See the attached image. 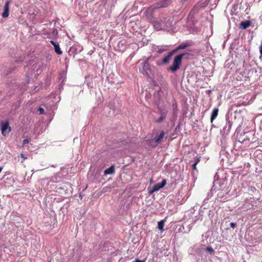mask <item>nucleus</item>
I'll return each mask as SVG.
<instances>
[{
  "label": "nucleus",
  "mask_w": 262,
  "mask_h": 262,
  "mask_svg": "<svg viewBox=\"0 0 262 262\" xmlns=\"http://www.w3.org/2000/svg\"><path fill=\"white\" fill-rule=\"evenodd\" d=\"M1 127L2 134L3 136H6L11 131V127L9 126L8 121H2L1 122Z\"/></svg>",
  "instance_id": "4"
},
{
  "label": "nucleus",
  "mask_w": 262,
  "mask_h": 262,
  "mask_svg": "<svg viewBox=\"0 0 262 262\" xmlns=\"http://www.w3.org/2000/svg\"><path fill=\"white\" fill-rule=\"evenodd\" d=\"M21 157L24 159L26 158V157H25L23 154L21 155Z\"/></svg>",
  "instance_id": "31"
},
{
  "label": "nucleus",
  "mask_w": 262,
  "mask_h": 262,
  "mask_svg": "<svg viewBox=\"0 0 262 262\" xmlns=\"http://www.w3.org/2000/svg\"><path fill=\"white\" fill-rule=\"evenodd\" d=\"M172 107H173V112H177V105L176 103H172Z\"/></svg>",
  "instance_id": "22"
},
{
  "label": "nucleus",
  "mask_w": 262,
  "mask_h": 262,
  "mask_svg": "<svg viewBox=\"0 0 262 262\" xmlns=\"http://www.w3.org/2000/svg\"><path fill=\"white\" fill-rule=\"evenodd\" d=\"M154 26L156 29H157L158 30L162 29L161 24L157 21L154 23Z\"/></svg>",
  "instance_id": "16"
},
{
  "label": "nucleus",
  "mask_w": 262,
  "mask_h": 262,
  "mask_svg": "<svg viewBox=\"0 0 262 262\" xmlns=\"http://www.w3.org/2000/svg\"><path fill=\"white\" fill-rule=\"evenodd\" d=\"M115 172V168L114 166H111L110 168L104 170V174H112Z\"/></svg>",
  "instance_id": "13"
},
{
  "label": "nucleus",
  "mask_w": 262,
  "mask_h": 262,
  "mask_svg": "<svg viewBox=\"0 0 262 262\" xmlns=\"http://www.w3.org/2000/svg\"><path fill=\"white\" fill-rule=\"evenodd\" d=\"M133 262H144V261L143 260H139V259H136L135 260V261H134Z\"/></svg>",
  "instance_id": "26"
},
{
  "label": "nucleus",
  "mask_w": 262,
  "mask_h": 262,
  "mask_svg": "<svg viewBox=\"0 0 262 262\" xmlns=\"http://www.w3.org/2000/svg\"><path fill=\"white\" fill-rule=\"evenodd\" d=\"M259 52H260V54L259 58H262V41H261V44L259 46Z\"/></svg>",
  "instance_id": "21"
},
{
  "label": "nucleus",
  "mask_w": 262,
  "mask_h": 262,
  "mask_svg": "<svg viewBox=\"0 0 262 262\" xmlns=\"http://www.w3.org/2000/svg\"><path fill=\"white\" fill-rule=\"evenodd\" d=\"M165 132L164 131H162L158 136L155 137L153 139L150 140L149 142L151 146L152 147H156L162 142V139L163 138Z\"/></svg>",
  "instance_id": "3"
},
{
  "label": "nucleus",
  "mask_w": 262,
  "mask_h": 262,
  "mask_svg": "<svg viewBox=\"0 0 262 262\" xmlns=\"http://www.w3.org/2000/svg\"><path fill=\"white\" fill-rule=\"evenodd\" d=\"M50 42L54 46L55 52L58 55H61L62 54V52L60 50L58 43H57L53 40L50 41Z\"/></svg>",
  "instance_id": "8"
},
{
  "label": "nucleus",
  "mask_w": 262,
  "mask_h": 262,
  "mask_svg": "<svg viewBox=\"0 0 262 262\" xmlns=\"http://www.w3.org/2000/svg\"><path fill=\"white\" fill-rule=\"evenodd\" d=\"M28 65H27V66L24 67V68H25V70H26V69L28 68Z\"/></svg>",
  "instance_id": "29"
},
{
  "label": "nucleus",
  "mask_w": 262,
  "mask_h": 262,
  "mask_svg": "<svg viewBox=\"0 0 262 262\" xmlns=\"http://www.w3.org/2000/svg\"><path fill=\"white\" fill-rule=\"evenodd\" d=\"M165 221L162 220L158 223V229L161 231L163 232L164 231V226Z\"/></svg>",
  "instance_id": "15"
},
{
  "label": "nucleus",
  "mask_w": 262,
  "mask_h": 262,
  "mask_svg": "<svg viewBox=\"0 0 262 262\" xmlns=\"http://www.w3.org/2000/svg\"><path fill=\"white\" fill-rule=\"evenodd\" d=\"M248 104V103L247 102L244 101L242 102V103H239L237 104V106H241L242 105L246 106Z\"/></svg>",
  "instance_id": "19"
},
{
  "label": "nucleus",
  "mask_w": 262,
  "mask_h": 262,
  "mask_svg": "<svg viewBox=\"0 0 262 262\" xmlns=\"http://www.w3.org/2000/svg\"><path fill=\"white\" fill-rule=\"evenodd\" d=\"M166 184V180L163 179L161 183H157L152 187V188L149 190V193L152 194L155 191H158L161 188H163Z\"/></svg>",
  "instance_id": "5"
},
{
  "label": "nucleus",
  "mask_w": 262,
  "mask_h": 262,
  "mask_svg": "<svg viewBox=\"0 0 262 262\" xmlns=\"http://www.w3.org/2000/svg\"><path fill=\"white\" fill-rule=\"evenodd\" d=\"M29 75H30V73L28 71H27L26 72V76L28 78H29Z\"/></svg>",
  "instance_id": "27"
},
{
  "label": "nucleus",
  "mask_w": 262,
  "mask_h": 262,
  "mask_svg": "<svg viewBox=\"0 0 262 262\" xmlns=\"http://www.w3.org/2000/svg\"><path fill=\"white\" fill-rule=\"evenodd\" d=\"M218 113H219L218 108H215L213 109V110L212 112V114H211V118H210V121H211V123H212L213 121H214V120L216 118V116L218 115Z\"/></svg>",
  "instance_id": "12"
},
{
  "label": "nucleus",
  "mask_w": 262,
  "mask_h": 262,
  "mask_svg": "<svg viewBox=\"0 0 262 262\" xmlns=\"http://www.w3.org/2000/svg\"><path fill=\"white\" fill-rule=\"evenodd\" d=\"M170 3V0H163L159 1L150 7H148L144 13L146 17L150 18L151 16L152 12L155 9H159L160 8L167 7L169 5Z\"/></svg>",
  "instance_id": "1"
},
{
  "label": "nucleus",
  "mask_w": 262,
  "mask_h": 262,
  "mask_svg": "<svg viewBox=\"0 0 262 262\" xmlns=\"http://www.w3.org/2000/svg\"><path fill=\"white\" fill-rule=\"evenodd\" d=\"M142 68L143 70L142 73L143 74H147L148 71L149 70V65L146 61L144 62Z\"/></svg>",
  "instance_id": "10"
},
{
  "label": "nucleus",
  "mask_w": 262,
  "mask_h": 262,
  "mask_svg": "<svg viewBox=\"0 0 262 262\" xmlns=\"http://www.w3.org/2000/svg\"><path fill=\"white\" fill-rule=\"evenodd\" d=\"M39 89V88L37 89L36 90V88H34V91H38Z\"/></svg>",
  "instance_id": "30"
},
{
  "label": "nucleus",
  "mask_w": 262,
  "mask_h": 262,
  "mask_svg": "<svg viewBox=\"0 0 262 262\" xmlns=\"http://www.w3.org/2000/svg\"><path fill=\"white\" fill-rule=\"evenodd\" d=\"M38 86H39V88H41V85L39 84V85H37L36 88H37V87H38Z\"/></svg>",
  "instance_id": "32"
},
{
  "label": "nucleus",
  "mask_w": 262,
  "mask_h": 262,
  "mask_svg": "<svg viewBox=\"0 0 262 262\" xmlns=\"http://www.w3.org/2000/svg\"><path fill=\"white\" fill-rule=\"evenodd\" d=\"M196 165L197 164H195V163H194V164H193L192 165V168L193 169V170H196Z\"/></svg>",
  "instance_id": "24"
},
{
  "label": "nucleus",
  "mask_w": 262,
  "mask_h": 262,
  "mask_svg": "<svg viewBox=\"0 0 262 262\" xmlns=\"http://www.w3.org/2000/svg\"><path fill=\"white\" fill-rule=\"evenodd\" d=\"M174 52L173 51L169 52L168 54L164 56L162 59V62L163 64H167L169 62L171 56L173 55Z\"/></svg>",
  "instance_id": "6"
},
{
  "label": "nucleus",
  "mask_w": 262,
  "mask_h": 262,
  "mask_svg": "<svg viewBox=\"0 0 262 262\" xmlns=\"http://www.w3.org/2000/svg\"><path fill=\"white\" fill-rule=\"evenodd\" d=\"M206 250L210 253H212L214 252V250L211 247H207Z\"/></svg>",
  "instance_id": "17"
},
{
  "label": "nucleus",
  "mask_w": 262,
  "mask_h": 262,
  "mask_svg": "<svg viewBox=\"0 0 262 262\" xmlns=\"http://www.w3.org/2000/svg\"><path fill=\"white\" fill-rule=\"evenodd\" d=\"M236 225V224L234 223H230V226L233 228H234L235 227Z\"/></svg>",
  "instance_id": "25"
},
{
  "label": "nucleus",
  "mask_w": 262,
  "mask_h": 262,
  "mask_svg": "<svg viewBox=\"0 0 262 262\" xmlns=\"http://www.w3.org/2000/svg\"><path fill=\"white\" fill-rule=\"evenodd\" d=\"M38 111H39L40 114H45V110L42 107H39L38 108Z\"/></svg>",
  "instance_id": "20"
},
{
  "label": "nucleus",
  "mask_w": 262,
  "mask_h": 262,
  "mask_svg": "<svg viewBox=\"0 0 262 262\" xmlns=\"http://www.w3.org/2000/svg\"><path fill=\"white\" fill-rule=\"evenodd\" d=\"M190 46V44L188 43H183L178 46L175 49L173 50L172 51L174 52V53L177 52H178L179 50L185 49L187 47Z\"/></svg>",
  "instance_id": "9"
},
{
  "label": "nucleus",
  "mask_w": 262,
  "mask_h": 262,
  "mask_svg": "<svg viewBox=\"0 0 262 262\" xmlns=\"http://www.w3.org/2000/svg\"><path fill=\"white\" fill-rule=\"evenodd\" d=\"M189 55L188 53H184L176 56L174 58L172 66L169 68V69L173 72L177 71L180 68L183 57Z\"/></svg>",
  "instance_id": "2"
},
{
  "label": "nucleus",
  "mask_w": 262,
  "mask_h": 262,
  "mask_svg": "<svg viewBox=\"0 0 262 262\" xmlns=\"http://www.w3.org/2000/svg\"><path fill=\"white\" fill-rule=\"evenodd\" d=\"M201 160V156L196 157L195 159L194 163L198 164Z\"/></svg>",
  "instance_id": "18"
},
{
  "label": "nucleus",
  "mask_w": 262,
  "mask_h": 262,
  "mask_svg": "<svg viewBox=\"0 0 262 262\" xmlns=\"http://www.w3.org/2000/svg\"><path fill=\"white\" fill-rule=\"evenodd\" d=\"M9 3L8 2H7L4 5V12L2 13V16L3 18H7L8 17L9 14Z\"/></svg>",
  "instance_id": "7"
},
{
  "label": "nucleus",
  "mask_w": 262,
  "mask_h": 262,
  "mask_svg": "<svg viewBox=\"0 0 262 262\" xmlns=\"http://www.w3.org/2000/svg\"><path fill=\"white\" fill-rule=\"evenodd\" d=\"M29 143V140L27 139H24L23 141V145H25Z\"/></svg>",
  "instance_id": "23"
},
{
  "label": "nucleus",
  "mask_w": 262,
  "mask_h": 262,
  "mask_svg": "<svg viewBox=\"0 0 262 262\" xmlns=\"http://www.w3.org/2000/svg\"><path fill=\"white\" fill-rule=\"evenodd\" d=\"M240 28L243 29H246L251 25V22L249 20H245L242 21L240 24Z\"/></svg>",
  "instance_id": "11"
},
{
  "label": "nucleus",
  "mask_w": 262,
  "mask_h": 262,
  "mask_svg": "<svg viewBox=\"0 0 262 262\" xmlns=\"http://www.w3.org/2000/svg\"><path fill=\"white\" fill-rule=\"evenodd\" d=\"M163 51H164V50H163V49H160V50L158 51V52L161 53H162Z\"/></svg>",
  "instance_id": "28"
},
{
  "label": "nucleus",
  "mask_w": 262,
  "mask_h": 262,
  "mask_svg": "<svg viewBox=\"0 0 262 262\" xmlns=\"http://www.w3.org/2000/svg\"><path fill=\"white\" fill-rule=\"evenodd\" d=\"M161 116H160L156 121L158 123H161L163 121L166 116V112H161Z\"/></svg>",
  "instance_id": "14"
}]
</instances>
